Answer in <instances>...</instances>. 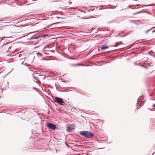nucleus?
I'll list each match as a JSON object with an SVG mask.
<instances>
[{
    "label": "nucleus",
    "mask_w": 155,
    "mask_h": 155,
    "mask_svg": "<svg viewBox=\"0 0 155 155\" xmlns=\"http://www.w3.org/2000/svg\"><path fill=\"white\" fill-rule=\"evenodd\" d=\"M5 38H8V37H5Z\"/></svg>",
    "instance_id": "15"
},
{
    "label": "nucleus",
    "mask_w": 155,
    "mask_h": 155,
    "mask_svg": "<svg viewBox=\"0 0 155 155\" xmlns=\"http://www.w3.org/2000/svg\"><path fill=\"white\" fill-rule=\"evenodd\" d=\"M51 51H52V52L54 53V50H52Z\"/></svg>",
    "instance_id": "10"
},
{
    "label": "nucleus",
    "mask_w": 155,
    "mask_h": 155,
    "mask_svg": "<svg viewBox=\"0 0 155 155\" xmlns=\"http://www.w3.org/2000/svg\"><path fill=\"white\" fill-rule=\"evenodd\" d=\"M140 99H139L138 100V101H140Z\"/></svg>",
    "instance_id": "13"
},
{
    "label": "nucleus",
    "mask_w": 155,
    "mask_h": 155,
    "mask_svg": "<svg viewBox=\"0 0 155 155\" xmlns=\"http://www.w3.org/2000/svg\"><path fill=\"white\" fill-rule=\"evenodd\" d=\"M45 35H40V36H38V37H32L31 38H30V39H31V40H33V39H38L39 38H41V37H44V36H45Z\"/></svg>",
    "instance_id": "5"
},
{
    "label": "nucleus",
    "mask_w": 155,
    "mask_h": 155,
    "mask_svg": "<svg viewBox=\"0 0 155 155\" xmlns=\"http://www.w3.org/2000/svg\"><path fill=\"white\" fill-rule=\"evenodd\" d=\"M47 127L49 129L53 130H54L56 128V125L52 123L48 124H47Z\"/></svg>",
    "instance_id": "2"
},
{
    "label": "nucleus",
    "mask_w": 155,
    "mask_h": 155,
    "mask_svg": "<svg viewBox=\"0 0 155 155\" xmlns=\"http://www.w3.org/2000/svg\"><path fill=\"white\" fill-rule=\"evenodd\" d=\"M140 13V12H136V13H134V14L136 15V14H139Z\"/></svg>",
    "instance_id": "7"
},
{
    "label": "nucleus",
    "mask_w": 155,
    "mask_h": 155,
    "mask_svg": "<svg viewBox=\"0 0 155 155\" xmlns=\"http://www.w3.org/2000/svg\"><path fill=\"white\" fill-rule=\"evenodd\" d=\"M81 65V64H77V65Z\"/></svg>",
    "instance_id": "11"
},
{
    "label": "nucleus",
    "mask_w": 155,
    "mask_h": 155,
    "mask_svg": "<svg viewBox=\"0 0 155 155\" xmlns=\"http://www.w3.org/2000/svg\"><path fill=\"white\" fill-rule=\"evenodd\" d=\"M54 101L55 102L61 104H62V103H64V102L62 101L61 99L59 97L55 98Z\"/></svg>",
    "instance_id": "3"
},
{
    "label": "nucleus",
    "mask_w": 155,
    "mask_h": 155,
    "mask_svg": "<svg viewBox=\"0 0 155 155\" xmlns=\"http://www.w3.org/2000/svg\"><path fill=\"white\" fill-rule=\"evenodd\" d=\"M142 97H140V99Z\"/></svg>",
    "instance_id": "14"
},
{
    "label": "nucleus",
    "mask_w": 155,
    "mask_h": 155,
    "mask_svg": "<svg viewBox=\"0 0 155 155\" xmlns=\"http://www.w3.org/2000/svg\"><path fill=\"white\" fill-rule=\"evenodd\" d=\"M80 134L85 137L91 138L92 137L94 134L93 133L87 131H82L80 132Z\"/></svg>",
    "instance_id": "1"
},
{
    "label": "nucleus",
    "mask_w": 155,
    "mask_h": 155,
    "mask_svg": "<svg viewBox=\"0 0 155 155\" xmlns=\"http://www.w3.org/2000/svg\"><path fill=\"white\" fill-rule=\"evenodd\" d=\"M120 43V45H121V44H123V43H122V42H120V43Z\"/></svg>",
    "instance_id": "9"
},
{
    "label": "nucleus",
    "mask_w": 155,
    "mask_h": 155,
    "mask_svg": "<svg viewBox=\"0 0 155 155\" xmlns=\"http://www.w3.org/2000/svg\"><path fill=\"white\" fill-rule=\"evenodd\" d=\"M74 108H72V110H74Z\"/></svg>",
    "instance_id": "12"
},
{
    "label": "nucleus",
    "mask_w": 155,
    "mask_h": 155,
    "mask_svg": "<svg viewBox=\"0 0 155 155\" xmlns=\"http://www.w3.org/2000/svg\"><path fill=\"white\" fill-rule=\"evenodd\" d=\"M23 64V62H22V64Z\"/></svg>",
    "instance_id": "16"
},
{
    "label": "nucleus",
    "mask_w": 155,
    "mask_h": 155,
    "mask_svg": "<svg viewBox=\"0 0 155 155\" xmlns=\"http://www.w3.org/2000/svg\"><path fill=\"white\" fill-rule=\"evenodd\" d=\"M74 125L73 124H71L67 127L66 130L67 132H69L74 129Z\"/></svg>",
    "instance_id": "4"
},
{
    "label": "nucleus",
    "mask_w": 155,
    "mask_h": 155,
    "mask_svg": "<svg viewBox=\"0 0 155 155\" xmlns=\"http://www.w3.org/2000/svg\"><path fill=\"white\" fill-rule=\"evenodd\" d=\"M153 107H155V104H153L152 106Z\"/></svg>",
    "instance_id": "8"
},
{
    "label": "nucleus",
    "mask_w": 155,
    "mask_h": 155,
    "mask_svg": "<svg viewBox=\"0 0 155 155\" xmlns=\"http://www.w3.org/2000/svg\"><path fill=\"white\" fill-rule=\"evenodd\" d=\"M109 48L108 46H102V47H101V49L102 50H104L107 48Z\"/></svg>",
    "instance_id": "6"
}]
</instances>
